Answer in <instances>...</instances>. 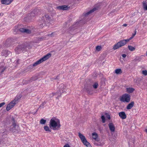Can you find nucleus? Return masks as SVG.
Segmentation results:
<instances>
[{"mask_svg":"<svg viewBox=\"0 0 147 147\" xmlns=\"http://www.w3.org/2000/svg\"><path fill=\"white\" fill-rule=\"evenodd\" d=\"M78 136L84 145L87 147H92L91 144L87 141L85 137L82 134L79 133H78Z\"/></svg>","mask_w":147,"mask_h":147,"instance_id":"nucleus-3","label":"nucleus"},{"mask_svg":"<svg viewBox=\"0 0 147 147\" xmlns=\"http://www.w3.org/2000/svg\"><path fill=\"white\" fill-rule=\"evenodd\" d=\"M118 114L120 117L122 119H125L127 117L124 111H122L119 113Z\"/></svg>","mask_w":147,"mask_h":147,"instance_id":"nucleus-12","label":"nucleus"},{"mask_svg":"<svg viewBox=\"0 0 147 147\" xmlns=\"http://www.w3.org/2000/svg\"><path fill=\"white\" fill-rule=\"evenodd\" d=\"M146 55L147 56V51H146Z\"/></svg>","mask_w":147,"mask_h":147,"instance_id":"nucleus-56","label":"nucleus"},{"mask_svg":"<svg viewBox=\"0 0 147 147\" xmlns=\"http://www.w3.org/2000/svg\"><path fill=\"white\" fill-rule=\"evenodd\" d=\"M142 4L143 7L147 5L146 2V1H144L142 2Z\"/></svg>","mask_w":147,"mask_h":147,"instance_id":"nucleus-40","label":"nucleus"},{"mask_svg":"<svg viewBox=\"0 0 147 147\" xmlns=\"http://www.w3.org/2000/svg\"><path fill=\"white\" fill-rule=\"evenodd\" d=\"M16 104L15 102L12 101L9 104H8L6 107V109L7 111H9Z\"/></svg>","mask_w":147,"mask_h":147,"instance_id":"nucleus-10","label":"nucleus"},{"mask_svg":"<svg viewBox=\"0 0 147 147\" xmlns=\"http://www.w3.org/2000/svg\"><path fill=\"white\" fill-rule=\"evenodd\" d=\"M8 132L7 131H5L1 133L0 135L1 136L2 139H4L7 136Z\"/></svg>","mask_w":147,"mask_h":147,"instance_id":"nucleus-19","label":"nucleus"},{"mask_svg":"<svg viewBox=\"0 0 147 147\" xmlns=\"http://www.w3.org/2000/svg\"><path fill=\"white\" fill-rule=\"evenodd\" d=\"M127 47L131 51H133L135 49V47L130 45H128Z\"/></svg>","mask_w":147,"mask_h":147,"instance_id":"nucleus-30","label":"nucleus"},{"mask_svg":"<svg viewBox=\"0 0 147 147\" xmlns=\"http://www.w3.org/2000/svg\"><path fill=\"white\" fill-rule=\"evenodd\" d=\"M58 88L61 93L65 92L66 90V86L64 84L62 83H61L59 85Z\"/></svg>","mask_w":147,"mask_h":147,"instance_id":"nucleus-7","label":"nucleus"},{"mask_svg":"<svg viewBox=\"0 0 147 147\" xmlns=\"http://www.w3.org/2000/svg\"><path fill=\"white\" fill-rule=\"evenodd\" d=\"M5 68L3 67H0V75H1L4 71Z\"/></svg>","mask_w":147,"mask_h":147,"instance_id":"nucleus-31","label":"nucleus"},{"mask_svg":"<svg viewBox=\"0 0 147 147\" xmlns=\"http://www.w3.org/2000/svg\"><path fill=\"white\" fill-rule=\"evenodd\" d=\"M102 48L101 46H97L96 47V49L97 51H99L101 50Z\"/></svg>","mask_w":147,"mask_h":147,"instance_id":"nucleus-35","label":"nucleus"},{"mask_svg":"<svg viewBox=\"0 0 147 147\" xmlns=\"http://www.w3.org/2000/svg\"><path fill=\"white\" fill-rule=\"evenodd\" d=\"M12 120L13 121V122L12 123V124H13L14 123H16V122L15 120L13 117L12 118Z\"/></svg>","mask_w":147,"mask_h":147,"instance_id":"nucleus-46","label":"nucleus"},{"mask_svg":"<svg viewBox=\"0 0 147 147\" xmlns=\"http://www.w3.org/2000/svg\"><path fill=\"white\" fill-rule=\"evenodd\" d=\"M136 30L135 31V33H134V34H132V36H133V37H134L136 34Z\"/></svg>","mask_w":147,"mask_h":147,"instance_id":"nucleus-47","label":"nucleus"},{"mask_svg":"<svg viewBox=\"0 0 147 147\" xmlns=\"http://www.w3.org/2000/svg\"><path fill=\"white\" fill-rule=\"evenodd\" d=\"M69 8L67 6L64 5L61 6H59L56 7V8L59 10H67Z\"/></svg>","mask_w":147,"mask_h":147,"instance_id":"nucleus-9","label":"nucleus"},{"mask_svg":"<svg viewBox=\"0 0 147 147\" xmlns=\"http://www.w3.org/2000/svg\"><path fill=\"white\" fill-rule=\"evenodd\" d=\"M35 16H36V15L33 11L30 13L28 15V17H30L31 18L32 17H34Z\"/></svg>","mask_w":147,"mask_h":147,"instance_id":"nucleus-26","label":"nucleus"},{"mask_svg":"<svg viewBox=\"0 0 147 147\" xmlns=\"http://www.w3.org/2000/svg\"><path fill=\"white\" fill-rule=\"evenodd\" d=\"M51 54L50 53H48L42 58L38 60L35 63H33L32 65H30L28 67V69H32L33 68V67H35L38 65L40 64L46 60L48 59L50 57H51Z\"/></svg>","mask_w":147,"mask_h":147,"instance_id":"nucleus-2","label":"nucleus"},{"mask_svg":"<svg viewBox=\"0 0 147 147\" xmlns=\"http://www.w3.org/2000/svg\"><path fill=\"white\" fill-rule=\"evenodd\" d=\"M43 18H46L47 21H51V16L48 14H45L44 16L43 17Z\"/></svg>","mask_w":147,"mask_h":147,"instance_id":"nucleus-20","label":"nucleus"},{"mask_svg":"<svg viewBox=\"0 0 147 147\" xmlns=\"http://www.w3.org/2000/svg\"><path fill=\"white\" fill-rule=\"evenodd\" d=\"M85 88L86 89L87 92L88 93H89L91 90V87L90 86L86 87V86L85 87Z\"/></svg>","mask_w":147,"mask_h":147,"instance_id":"nucleus-29","label":"nucleus"},{"mask_svg":"<svg viewBox=\"0 0 147 147\" xmlns=\"http://www.w3.org/2000/svg\"><path fill=\"white\" fill-rule=\"evenodd\" d=\"M36 16L40 14L42 12V10L38 9H36L32 11Z\"/></svg>","mask_w":147,"mask_h":147,"instance_id":"nucleus-16","label":"nucleus"},{"mask_svg":"<svg viewBox=\"0 0 147 147\" xmlns=\"http://www.w3.org/2000/svg\"><path fill=\"white\" fill-rule=\"evenodd\" d=\"M2 139H3L2 138L0 139V144L1 143V142H2V141L3 140Z\"/></svg>","mask_w":147,"mask_h":147,"instance_id":"nucleus-51","label":"nucleus"},{"mask_svg":"<svg viewBox=\"0 0 147 147\" xmlns=\"http://www.w3.org/2000/svg\"><path fill=\"white\" fill-rule=\"evenodd\" d=\"M22 95H20L19 96H17L15 98L14 100H13V102H15L16 103L18 102V101L22 97Z\"/></svg>","mask_w":147,"mask_h":147,"instance_id":"nucleus-21","label":"nucleus"},{"mask_svg":"<svg viewBox=\"0 0 147 147\" xmlns=\"http://www.w3.org/2000/svg\"><path fill=\"white\" fill-rule=\"evenodd\" d=\"M19 30L20 32L26 34H30L31 32L30 30L23 28H20Z\"/></svg>","mask_w":147,"mask_h":147,"instance_id":"nucleus-11","label":"nucleus"},{"mask_svg":"<svg viewBox=\"0 0 147 147\" xmlns=\"http://www.w3.org/2000/svg\"><path fill=\"white\" fill-rule=\"evenodd\" d=\"M127 92L129 93H131L134 90V89L132 88H126Z\"/></svg>","mask_w":147,"mask_h":147,"instance_id":"nucleus-24","label":"nucleus"},{"mask_svg":"<svg viewBox=\"0 0 147 147\" xmlns=\"http://www.w3.org/2000/svg\"><path fill=\"white\" fill-rule=\"evenodd\" d=\"M105 115L106 116L107 118L109 120L110 119L111 117L109 114L107 113H105Z\"/></svg>","mask_w":147,"mask_h":147,"instance_id":"nucleus-38","label":"nucleus"},{"mask_svg":"<svg viewBox=\"0 0 147 147\" xmlns=\"http://www.w3.org/2000/svg\"><path fill=\"white\" fill-rule=\"evenodd\" d=\"M1 4L7 5L10 4L13 0H1Z\"/></svg>","mask_w":147,"mask_h":147,"instance_id":"nucleus-13","label":"nucleus"},{"mask_svg":"<svg viewBox=\"0 0 147 147\" xmlns=\"http://www.w3.org/2000/svg\"><path fill=\"white\" fill-rule=\"evenodd\" d=\"M19 60H20L19 59H18L17 61V63H18V61H19Z\"/></svg>","mask_w":147,"mask_h":147,"instance_id":"nucleus-54","label":"nucleus"},{"mask_svg":"<svg viewBox=\"0 0 147 147\" xmlns=\"http://www.w3.org/2000/svg\"><path fill=\"white\" fill-rule=\"evenodd\" d=\"M142 74L145 76L147 75V70H143L142 71Z\"/></svg>","mask_w":147,"mask_h":147,"instance_id":"nucleus-37","label":"nucleus"},{"mask_svg":"<svg viewBox=\"0 0 147 147\" xmlns=\"http://www.w3.org/2000/svg\"><path fill=\"white\" fill-rule=\"evenodd\" d=\"M123 40H125V45L126 44L127 42H128L129 40H130V39H124Z\"/></svg>","mask_w":147,"mask_h":147,"instance_id":"nucleus-43","label":"nucleus"},{"mask_svg":"<svg viewBox=\"0 0 147 147\" xmlns=\"http://www.w3.org/2000/svg\"><path fill=\"white\" fill-rule=\"evenodd\" d=\"M58 0L60 1H62L63 0Z\"/></svg>","mask_w":147,"mask_h":147,"instance_id":"nucleus-55","label":"nucleus"},{"mask_svg":"<svg viewBox=\"0 0 147 147\" xmlns=\"http://www.w3.org/2000/svg\"><path fill=\"white\" fill-rule=\"evenodd\" d=\"M10 52L8 50H3L2 52V55L5 57H7L8 55L10 54Z\"/></svg>","mask_w":147,"mask_h":147,"instance_id":"nucleus-14","label":"nucleus"},{"mask_svg":"<svg viewBox=\"0 0 147 147\" xmlns=\"http://www.w3.org/2000/svg\"><path fill=\"white\" fill-rule=\"evenodd\" d=\"M139 58H138V59H137V58H136L135 59V60L136 61L137 60H138L139 59Z\"/></svg>","mask_w":147,"mask_h":147,"instance_id":"nucleus-52","label":"nucleus"},{"mask_svg":"<svg viewBox=\"0 0 147 147\" xmlns=\"http://www.w3.org/2000/svg\"><path fill=\"white\" fill-rule=\"evenodd\" d=\"M134 37L132 36L131 37L129 38V39H130V40H131V39H132Z\"/></svg>","mask_w":147,"mask_h":147,"instance_id":"nucleus-50","label":"nucleus"},{"mask_svg":"<svg viewBox=\"0 0 147 147\" xmlns=\"http://www.w3.org/2000/svg\"><path fill=\"white\" fill-rule=\"evenodd\" d=\"M145 130L146 132L147 133V129H146Z\"/></svg>","mask_w":147,"mask_h":147,"instance_id":"nucleus-53","label":"nucleus"},{"mask_svg":"<svg viewBox=\"0 0 147 147\" xmlns=\"http://www.w3.org/2000/svg\"><path fill=\"white\" fill-rule=\"evenodd\" d=\"M108 125L110 130L112 132H114L115 127L113 124L112 123H109Z\"/></svg>","mask_w":147,"mask_h":147,"instance_id":"nucleus-15","label":"nucleus"},{"mask_svg":"<svg viewBox=\"0 0 147 147\" xmlns=\"http://www.w3.org/2000/svg\"><path fill=\"white\" fill-rule=\"evenodd\" d=\"M55 33L54 32H53L51 33V34H49L47 35L48 36H50L51 37L55 35Z\"/></svg>","mask_w":147,"mask_h":147,"instance_id":"nucleus-39","label":"nucleus"},{"mask_svg":"<svg viewBox=\"0 0 147 147\" xmlns=\"http://www.w3.org/2000/svg\"><path fill=\"white\" fill-rule=\"evenodd\" d=\"M115 73L117 74H121L122 71L121 69H117L115 71Z\"/></svg>","mask_w":147,"mask_h":147,"instance_id":"nucleus-25","label":"nucleus"},{"mask_svg":"<svg viewBox=\"0 0 147 147\" xmlns=\"http://www.w3.org/2000/svg\"><path fill=\"white\" fill-rule=\"evenodd\" d=\"M127 26V24H123V26H124V27H126V26Z\"/></svg>","mask_w":147,"mask_h":147,"instance_id":"nucleus-49","label":"nucleus"},{"mask_svg":"<svg viewBox=\"0 0 147 147\" xmlns=\"http://www.w3.org/2000/svg\"><path fill=\"white\" fill-rule=\"evenodd\" d=\"M24 49V46L22 45L17 47L15 49L16 53L19 54L21 51H23Z\"/></svg>","mask_w":147,"mask_h":147,"instance_id":"nucleus-8","label":"nucleus"},{"mask_svg":"<svg viewBox=\"0 0 147 147\" xmlns=\"http://www.w3.org/2000/svg\"><path fill=\"white\" fill-rule=\"evenodd\" d=\"M94 144L97 146H100L101 144L100 143H98L96 142H94Z\"/></svg>","mask_w":147,"mask_h":147,"instance_id":"nucleus-41","label":"nucleus"},{"mask_svg":"<svg viewBox=\"0 0 147 147\" xmlns=\"http://www.w3.org/2000/svg\"><path fill=\"white\" fill-rule=\"evenodd\" d=\"M98 9V7H96L92 9L91 10L88 12H87V13H86L85 14H84V16H86L89 14L92 13L95 11L97 10Z\"/></svg>","mask_w":147,"mask_h":147,"instance_id":"nucleus-17","label":"nucleus"},{"mask_svg":"<svg viewBox=\"0 0 147 147\" xmlns=\"http://www.w3.org/2000/svg\"><path fill=\"white\" fill-rule=\"evenodd\" d=\"M40 21L41 22H40V24H39L40 27L42 28L44 26L45 24L42 23V20Z\"/></svg>","mask_w":147,"mask_h":147,"instance_id":"nucleus-36","label":"nucleus"},{"mask_svg":"<svg viewBox=\"0 0 147 147\" xmlns=\"http://www.w3.org/2000/svg\"><path fill=\"white\" fill-rule=\"evenodd\" d=\"M130 96L127 94H123L120 98V100L123 102H128L130 101Z\"/></svg>","mask_w":147,"mask_h":147,"instance_id":"nucleus-4","label":"nucleus"},{"mask_svg":"<svg viewBox=\"0 0 147 147\" xmlns=\"http://www.w3.org/2000/svg\"><path fill=\"white\" fill-rule=\"evenodd\" d=\"M49 126L53 130H58L61 126L59 120L55 117L52 118L50 121Z\"/></svg>","mask_w":147,"mask_h":147,"instance_id":"nucleus-1","label":"nucleus"},{"mask_svg":"<svg viewBox=\"0 0 147 147\" xmlns=\"http://www.w3.org/2000/svg\"><path fill=\"white\" fill-rule=\"evenodd\" d=\"M44 129L46 131H48L51 132V129H50L49 127L47 126H45L44 127Z\"/></svg>","mask_w":147,"mask_h":147,"instance_id":"nucleus-27","label":"nucleus"},{"mask_svg":"<svg viewBox=\"0 0 147 147\" xmlns=\"http://www.w3.org/2000/svg\"><path fill=\"white\" fill-rule=\"evenodd\" d=\"M134 101L131 102L127 106L126 108L127 109H131L134 106Z\"/></svg>","mask_w":147,"mask_h":147,"instance_id":"nucleus-18","label":"nucleus"},{"mask_svg":"<svg viewBox=\"0 0 147 147\" xmlns=\"http://www.w3.org/2000/svg\"><path fill=\"white\" fill-rule=\"evenodd\" d=\"M18 127L16 125V123H14L13 124H12V126H11L10 130L13 132V133H16L18 132Z\"/></svg>","mask_w":147,"mask_h":147,"instance_id":"nucleus-6","label":"nucleus"},{"mask_svg":"<svg viewBox=\"0 0 147 147\" xmlns=\"http://www.w3.org/2000/svg\"><path fill=\"white\" fill-rule=\"evenodd\" d=\"M126 55L125 54H123L122 55V56L123 58H125L126 57Z\"/></svg>","mask_w":147,"mask_h":147,"instance_id":"nucleus-48","label":"nucleus"},{"mask_svg":"<svg viewBox=\"0 0 147 147\" xmlns=\"http://www.w3.org/2000/svg\"><path fill=\"white\" fill-rule=\"evenodd\" d=\"M92 138L96 140V141H98V140H97V139L98 137L97 134L96 132H94L92 134Z\"/></svg>","mask_w":147,"mask_h":147,"instance_id":"nucleus-22","label":"nucleus"},{"mask_svg":"<svg viewBox=\"0 0 147 147\" xmlns=\"http://www.w3.org/2000/svg\"><path fill=\"white\" fill-rule=\"evenodd\" d=\"M143 8L144 10H147V5Z\"/></svg>","mask_w":147,"mask_h":147,"instance_id":"nucleus-45","label":"nucleus"},{"mask_svg":"<svg viewBox=\"0 0 147 147\" xmlns=\"http://www.w3.org/2000/svg\"><path fill=\"white\" fill-rule=\"evenodd\" d=\"M125 45V42L123 40L118 42L117 43L115 44L113 46V49L115 50L119 49V48Z\"/></svg>","mask_w":147,"mask_h":147,"instance_id":"nucleus-5","label":"nucleus"},{"mask_svg":"<svg viewBox=\"0 0 147 147\" xmlns=\"http://www.w3.org/2000/svg\"><path fill=\"white\" fill-rule=\"evenodd\" d=\"M46 122V120L43 119H42L40 121V123L42 124H45Z\"/></svg>","mask_w":147,"mask_h":147,"instance_id":"nucleus-33","label":"nucleus"},{"mask_svg":"<svg viewBox=\"0 0 147 147\" xmlns=\"http://www.w3.org/2000/svg\"><path fill=\"white\" fill-rule=\"evenodd\" d=\"M63 147H70L68 144H66Z\"/></svg>","mask_w":147,"mask_h":147,"instance_id":"nucleus-44","label":"nucleus"},{"mask_svg":"<svg viewBox=\"0 0 147 147\" xmlns=\"http://www.w3.org/2000/svg\"><path fill=\"white\" fill-rule=\"evenodd\" d=\"M30 82L29 80H24L22 82V84L24 85Z\"/></svg>","mask_w":147,"mask_h":147,"instance_id":"nucleus-28","label":"nucleus"},{"mask_svg":"<svg viewBox=\"0 0 147 147\" xmlns=\"http://www.w3.org/2000/svg\"><path fill=\"white\" fill-rule=\"evenodd\" d=\"M98 86V84L97 82H94L92 85V86L94 89L97 88Z\"/></svg>","mask_w":147,"mask_h":147,"instance_id":"nucleus-32","label":"nucleus"},{"mask_svg":"<svg viewBox=\"0 0 147 147\" xmlns=\"http://www.w3.org/2000/svg\"><path fill=\"white\" fill-rule=\"evenodd\" d=\"M38 78V77L37 76H35L32 77L30 79V82H31L33 81L37 80Z\"/></svg>","mask_w":147,"mask_h":147,"instance_id":"nucleus-23","label":"nucleus"},{"mask_svg":"<svg viewBox=\"0 0 147 147\" xmlns=\"http://www.w3.org/2000/svg\"><path fill=\"white\" fill-rule=\"evenodd\" d=\"M5 104V102H3L0 104V107H2Z\"/></svg>","mask_w":147,"mask_h":147,"instance_id":"nucleus-42","label":"nucleus"},{"mask_svg":"<svg viewBox=\"0 0 147 147\" xmlns=\"http://www.w3.org/2000/svg\"><path fill=\"white\" fill-rule=\"evenodd\" d=\"M101 118L103 123H105V117L104 115H102L101 117Z\"/></svg>","mask_w":147,"mask_h":147,"instance_id":"nucleus-34","label":"nucleus"}]
</instances>
